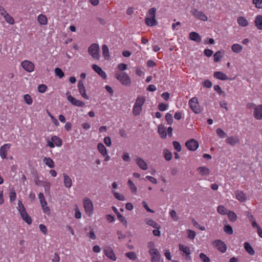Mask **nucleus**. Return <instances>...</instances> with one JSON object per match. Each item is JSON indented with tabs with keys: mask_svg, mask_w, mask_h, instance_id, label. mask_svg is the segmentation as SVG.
Instances as JSON below:
<instances>
[{
	"mask_svg": "<svg viewBox=\"0 0 262 262\" xmlns=\"http://www.w3.org/2000/svg\"><path fill=\"white\" fill-rule=\"evenodd\" d=\"M156 11L157 9L154 7L148 10L145 18V23L147 26L152 27L157 25L158 22L156 19Z\"/></svg>",
	"mask_w": 262,
	"mask_h": 262,
	"instance_id": "obj_1",
	"label": "nucleus"
},
{
	"mask_svg": "<svg viewBox=\"0 0 262 262\" xmlns=\"http://www.w3.org/2000/svg\"><path fill=\"white\" fill-rule=\"evenodd\" d=\"M145 102L144 96H139L137 98L133 108V114L137 116L140 114L142 111V106Z\"/></svg>",
	"mask_w": 262,
	"mask_h": 262,
	"instance_id": "obj_2",
	"label": "nucleus"
},
{
	"mask_svg": "<svg viewBox=\"0 0 262 262\" xmlns=\"http://www.w3.org/2000/svg\"><path fill=\"white\" fill-rule=\"evenodd\" d=\"M116 78L124 85L129 86L132 81L128 74L124 72H117L115 74Z\"/></svg>",
	"mask_w": 262,
	"mask_h": 262,
	"instance_id": "obj_3",
	"label": "nucleus"
},
{
	"mask_svg": "<svg viewBox=\"0 0 262 262\" xmlns=\"http://www.w3.org/2000/svg\"><path fill=\"white\" fill-rule=\"evenodd\" d=\"M17 208L19 212L20 216L23 221H24L28 225H30L32 223V219L27 213L26 208H25L22 202L20 200H19L18 202V206Z\"/></svg>",
	"mask_w": 262,
	"mask_h": 262,
	"instance_id": "obj_4",
	"label": "nucleus"
},
{
	"mask_svg": "<svg viewBox=\"0 0 262 262\" xmlns=\"http://www.w3.org/2000/svg\"><path fill=\"white\" fill-rule=\"evenodd\" d=\"M188 105L192 111L196 114L200 113L202 110L196 97H193L189 100Z\"/></svg>",
	"mask_w": 262,
	"mask_h": 262,
	"instance_id": "obj_5",
	"label": "nucleus"
},
{
	"mask_svg": "<svg viewBox=\"0 0 262 262\" xmlns=\"http://www.w3.org/2000/svg\"><path fill=\"white\" fill-rule=\"evenodd\" d=\"M83 207L85 213L89 216H91L94 212V206L92 201L89 198H84L83 199Z\"/></svg>",
	"mask_w": 262,
	"mask_h": 262,
	"instance_id": "obj_6",
	"label": "nucleus"
},
{
	"mask_svg": "<svg viewBox=\"0 0 262 262\" xmlns=\"http://www.w3.org/2000/svg\"><path fill=\"white\" fill-rule=\"evenodd\" d=\"M88 53L94 59L97 60L99 59L100 54L99 45L95 43L92 44L88 48Z\"/></svg>",
	"mask_w": 262,
	"mask_h": 262,
	"instance_id": "obj_7",
	"label": "nucleus"
},
{
	"mask_svg": "<svg viewBox=\"0 0 262 262\" xmlns=\"http://www.w3.org/2000/svg\"><path fill=\"white\" fill-rule=\"evenodd\" d=\"M192 15L196 19L206 21L208 20L207 16L205 13L201 10H199L196 8H193L190 11Z\"/></svg>",
	"mask_w": 262,
	"mask_h": 262,
	"instance_id": "obj_8",
	"label": "nucleus"
},
{
	"mask_svg": "<svg viewBox=\"0 0 262 262\" xmlns=\"http://www.w3.org/2000/svg\"><path fill=\"white\" fill-rule=\"evenodd\" d=\"M179 249L182 252V255L183 257H185L187 260H191V252L190 247L183 244H179Z\"/></svg>",
	"mask_w": 262,
	"mask_h": 262,
	"instance_id": "obj_9",
	"label": "nucleus"
},
{
	"mask_svg": "<svg viewBox=\"0 0 262 262\" xmlns=\"http://www.w3.org/2000/svg\"><path fill=\"white\" fill-rule=\"evenodd\" d=\"M66 96L67 97V100L73 105L78 106V107H82L84 105V103L80 100H77L76 98H74L71 96L69 92H67Z\"/></svg>",
	"mask_w": 262,
	"mask_h": 262,
	"instance_id": "obj_10",
	"label": "nucleus"
},
{
	"mask_svg": "<svg viewBox=\"0 0 262 262\" xmlns=\"http://www.w3.org/2000/svg\"><path fill=\"white\" fill-rule=\"evenodd\" d=\"M212 245L222 253H225L227 250L226 244L221 240L216 239L212 242Z\"/></svg>",
	"mask_w": 262,
	"mask_h": 262,
	"instance_id": "obj_11",
	"label": "nucleus"
},
{
	"mask_svg": "<svg viewBox=\"0 0 262 262\" xmlns=\"http://www.w3.org/2000/svg\"><path fill=\"white\" fill-rule=\"evenodd\" d=\"M103 253L105 255L112 260L116 261L117 257L112 248L110 246H106L103 249Z\"/></svg>",
	"mask_w": 262,
	"mask_h": 262,
	"instance_id": "obj_12",
	"label": "nucleus"
},
{
	"mask_svg": "<svg viewBox=\"0 0 262 262\" xmlns=\"http://www.w3.org/2000/svg\"><path fill=\"white\" fill-rule=\"evenodd\" d=\"M185 145L188 150L191 151H195L199 147V143L194 139H190L186 141L185 143Z\"/></svg>",
	"mask_w": 262,
	"mask_h": 262,
	"instance_id": "obj_13",
	"label": "nucleus"
},
{
	"mask_svg": "<svg viewBox=\"0 0 262 262\" xmlns=\"http://www.w3.org/2000/svg\"><path fill=\"white\" fill-rule=\"evenodd\" d=\"M23 68L28 72H32L34 70V64L31 61L27 60L23 61L21 63Z\"/></svg>",
	"mask_w": 262,
	"mask_h": 262,
	"instance_id": "obj_14",
	"label": "nucleus"
},
{
	"mask_svg": "<svg viewBox=\"0 0 262 262\" xmlns=\"http://www.w3.org/2000/svg\"><path fill=\"white\" fill-rule=\"evenodd\" d=\"M78 89L79 93L83 98L86 100L89 99V97L86 93V90L83 81L79 80L78 81Z\"/></svg>",
	"mask_w": 262,
	"mask_h": 262,
	"instance_id": "obj_15",
	"label": "nucleus"
},
{
	"mask_svg": "<svg viewBox=\"0 0 262 262\" xmlns=\"http://www.w3.org/2000/svg\"><path fill=\"white\" fill-rule=\"evenodd\" d=\"M11 145L9 143L4 144L0 148V156L2 159H5L7 158V154L10 148H11Z\"/></svg>",
	"mask_w": 262,
	"mask_h": 262,
	"instance_id": "obj_16",
	"label": "nucleus"
},
{
	"mask_svg": "<svg viewBox=\"0 0 262 262\" xmlns=\"http://www.w3.org/2000/svg\"><path fill=\"white\" fill-rule=\"evenodd\" d=\"M149 254L151 256V262H163L161 258V255L158 250L151 251Z\"/></svg>",
	"mask_w": 262,
	"mask_h": 262,
	"instance_id": "obj_17",
	"label": "nucleus"
},
{
	"mask_svg": "<svg viewBox=\"0 0 262 262\" xmlns=\"http://www.w3.org/2000/svg\"><path fill=\"white\" fill-rule=\"evenodd\" d=\"M253 116L257 120H262V105L259 104L254 107Z\"/></svg>",
	"mask_w": 262,
	"mask_h": 262,
	"instance_id": "obj_18",
	"label": "nucleus"
},
{
	"mask_svg": "<svg viewBox=\"0 0 262 262\" xmlns=\"http://www.w3.org/2000/svg\"><path fill=\"white\" fill-rule=\"evenodd\" d=\"M138 166L142 170H145L148 169V165L146 162L142 158L137 157L135 159Z\"/></svg>",
	"mask_w": 262,
	"mask_h": 262,
	"instance_id": "obj_19",
	"label": "nucleus"
},
{
	"mask_svg": "<svg viewBox=\"0 0 262 262\" xmlns=\"http://www.w3.org/2000/svg\"><path fill=\"white\" fill-rule=\"evenodd\" d=\"M92 69L103 79H105L106 78V74L105 72L103 71L100 67L96 64H93Z\"/></svg>",
	"mask_w": 262,
	"mask_h": 262,
	"instance_id": "obj_20",
	"label": "nucleus"
},
{
	"mask_svg": "<svg viewBox=\"0 0 262 262\" xmlns=\"http://www.w3.org/2000/svg\"><path fill=\"white\" fill-rule=\"evenodd\" d=\"M213 76L216 79L221 80H232V79L228 78L226 74L222 72H215L213 74Z\"/></svg>",
	"mask_w": 262,
	"mask_h": 262,
	"instance_id": "obj_21",
	"label": "nucleus"
},
{
	"mask_svg": "<svg viewBox=\"0 0 262 262\" xmlns=\"http://www.w3.org/2000/svg\"><path fill=\"white\" fill-rule=\"evenodd\" d=\"M235 194L236 199L241 202H244L247 200L246 194L242 191L237 190Z\"/></svg>",
	"mask_w": 262,
	"mask_h": 262,
	"instance_id": "obj_22",
	"label": "nucleus"
},
{
	"mask_svg": "<svg viewBox=\"0 0 262 262\" xmlns=\"http://www.w3.org/2000/svg\"><path fill=\"white\" fill-rule=\"evenodd\" d=\"M189 37L190 40L196 42H200L202 40L201 36L199 34V33L195 32H190Z\"/></svg>",
	"mask_w": 262,
	"mask_h": 262,
	"instance_id": "obj_23",
	"label": "nucleus"
},
{
	"mask_svg": "<svg viewBox=\"0 0 262 262\" xmlns=\"http://www.w3.org/2000/svg\"><path fill=\"white\" fill-rule=\"evenodd\" d=\"M237 23L239 26L246 27L249 25L248 20L244 16H239L237 18Z\"/></svg>",
	"mask_w": 262,
	"mask_h": 262,
	"instance_id": "obj_24",
	"label": "nucleus"
},
{
	"mask_svg": "<svg viewBox=\"0 0 262 262\" xmlns=\"http://www.w3.org/2000/svg\"><path fill=\"white\" fill-rule=\"evenodd\" d=\"M64 186L67 188H70L72 185V179L66 174H63Z\"/></svg>",
	"mask_w": 262,
	"mask_h": 262,
	"instance_id": "obj_25",
	"label": "nucleus"
},
{
	"mask_svg": "<svg viewBox=\"0 0 262 262\" xmlns=\"http://www.w3.org/2000/svg\"><path fill=\"white\" fill-rule=\"evenodd\" d=\"M197 171L202 176H207L210 173V170L209 168L205 166H201L197 168Z\"/></svg>",
	"mask_w": 262,
	"mask_h": 262,
	"instance_id": "obj_26",
	"label": "nucleus"
},
{
	"mask_svg": "<svg viewBox=\"0 0 262 262\" xmlns=\"http://www.w3.org/2000/svg\"><path fill=\"white\" fill-rule=\"evenodd\" d=\"M254 24L258 30H262V15H258L255 17Z\"/></svg>",
	"mask_w": 262,
	"mask_h": 262,
	"instance_id": "obj_27",
	"label": "nucleus"
},
{
	"mask_svg": "<svg viewBox=\"0 0 262 262\" xmlns=\"http://www.w3.org/2000/svg\"><path fill=\"white\" fill-rule=\"evenodd\" d=\"M37 19L38 23L41 26H45L48 24L47 17L44 14H40L38 15Z\"/></svg>",
	"mask_w": 262,
	"mask_h": 262,
	"instance_id": "obj_28",
	"label": "nucleus"
},
{
	"mask_svg": "<svg viewBox=\"0 0 262 262\" xmlns=\"http://www.w3.org/2000/svg\"><path fill=\"white\" fill-rule=\"evenodd\" d=\"M145 222L148 225L150 226L155 229H158L160 228V226L157 222L150 218L145 219Z\"/></svg>",
	"mask_w": 262,
	"mask_h": 262,
	"instance_id": "obj_29",
	"label": "nucleus"
},
{
	"mask_svg": "<svg viewBox=\"0 0 262 262\" xmlns=\"http://www.w3.org/2000/svg\"><path fill=\"white\" fill-rule=\"evenodd\" d=\"M226 141L228 144L234 146L239 142V139L237 137L230 136L226 139Z\"/></svg>",
	"mask_w": 262,
	"mask_h": 262,
	"instance_id": "obj_30",
	"label": "nucleus"
},
{
	"mask_svg": "<svg viewBox=\"0 0 262 262\" xmlns=\"http://www.w3.org/2000/svg\"><path fill=\"white\" fill-rule=\"evenodd\" d=\"M97 148L99 152L102 155V156H105L107 155L106 148L102 143H98L97 145Z\"/></svg>",
	"mask_w": 262,
	"mask_h": 262,
	"instance_id": "obj_31",
	"label": "nucleus"
},
{
	"mask_svg": "<svg viewBox=\"0 0 262 262\" xmlns=\"http://www.w3.org/2000/svg\"><path fill=\"white\" fill-rule=\"evenodd\" d=\"M43 162L51 168H53L55 166L54 161L49 157H45L43 159Z\"/></svg>",
	"mask_w": 262,
	"mask_h": 262,
	"instance_id": "obj_32",
	"label": "nucleus"
},
{
	"mask_svg": "<svg viewBox=\"0 0 262 262\" xmlns=\"http://www.w3.org/2000/svg\"><path fill=\"white\" fill-rule=\"evenodd\" d=\"M51 139L55 146L57 147H60L62 145V140L58 137L56 136H53L51 137Z\"/></svg>",
	"mask_w": 262,
	"mask_h": 262,
	"instance_id": "obj_33",
	"label": "nucleus"
},
{
	"mask_svg": "<svg viewBox=\"0 0 262 262\" xmlns=\"http://www.w3.org/2000/svg\"><path fill=\"white\" fill-rule=\"evenodd\" d=\"M102 54L105 59H108L110 58L109 50L106 45H104L102 47Z\"/></svg>",
	"mask_w": 262,
	"mask_h": 262,
	"instance_id": "obj_34",
	"label": "nucleus"
},
{
	"mask_svg": "<svg viewBox=\"0 0 262 262\" xmlns=\"http://www.w3.org/2000/svg\"><path fill=\"white\" fill-rule=\"evenodd\" d=\"M244 248L246 251L251 255H253L255 254V252L250 244L248 242H246L244 244Z\"/></svg>",
	"mask_w": 262,
	"mask_h": 262,
	"instance_id": "obj_35",
	"label": "nucleus"
},
{
	"mask_svg": "<svg viewBox=\"0 0 262 262\" xmlns=\"http://www.w3.org/2000/svg\"><path fill=\"white\" fill-rule=\"evenodd\" d=\"M232 51L236 53L241 52L243 50L242 46L238 43H234L231 46Z\"/></svg>",
	"mask_w": 262,
	"mask_h": 262,
	"instance_id": "obj_36",
	"label": "nucleus"
},
{
	"mask_svg": "<svg viewBox=\"0 0 262 262\" xmlns=\"http://www.w3.org/2000/svg\"><path fill=\"white\" fill-rule=\"evenodd\" d=\"M128 186L131 191V192L134 194H136L137 189L136 186L135 185L133 181L130 180H129L127 182Z\"/></svg>",
	"mask_w": 262,
	"mask_h": 262,
	"instance_id": "obj_37",
	"label": "nucleus"
},
{
	"mask_svg": "<svg viewBox=\"0 0 262 262\" xmlns=\"http://www.w3.org/2000/svg\"><path fill=\"white\" fill-rule=\"evenodd\" d=\"M125 256L132 260H135L138 258L137 254L134 252H127L125 254Z\"/></svg>",
	"mask_w": 262,
	"mask_h": 262,
	"instance_id": "obj_38",
	"label": "nucleus"
},
{
	"mask_svg": "<svg viewBox=\"0 0 262 262\" xmlns=\"http://www.w3.org/2000/svg\"><path fill=\"white\" fill-rule=\"evenodd\" d=\"M224 52L221 51H217L214 55V61L215 62H217L220 60V59L223 56V53Z\"/></svg>",
	"mask_w": 262,
	"mask_h": 262,
	"instance_id": "obj_39",
	"label": "nucleus"
},
{
	"mask_svg": "<svg viewBox=\"0 0 262 262\" xmlns=\"http://www.w3.org/2000/svg\"><path fill=\"white\" fill-rule=\"evenodd\" d=\"M217 211L222 215L227 214L228 212L227 209L222 205H220L217 207Z\"/></svg>",
	"mask_w": 262,
	"mask_h": 262,
	"instance_id": "obj_40",
	"label": "nucleus"
},
{
	"mask_svg": "<svg viewBox=\"0 0 262 262\" xmlns=\"http://www.w3.org/2000/svg\"><path fill=\"white\" fill-rule=\"evenodd\" d=\"M41 206V208L42 209L43 212L47 214H49L50 213V209L49 207L47 206V203L43 202L42 203L40 204Z\"/></svg>",
	"mask_w": 262,
	"mask_h": 262,
	"instance_id": "obj_41",
	"label": "nucleus"
},
{
	"mask_svg": "<svg viewBox=\"0 0 262 262\" xmlns=\"http://www.w3.org/2000/svg\"><path fill=\"white\" fill-rule=\"evenodd\" d=\"M4 18L6 21L10 25H13L15 23L14 18L8 13H7L6 16H4Z\"/></svg>",
	"mask_w": 262,
	"mask_h": 262,
	"instance_id": "obj_42",
	"label": "nucleus"
},
{
	"mask_svg": "<svg viewBox=\"0 0 262 262\" xmlns=\"http://www.w3.org/2000/svg\"><path fill=\"white\" fill-rule=\"evenodd\" d=\"M112 193L116 199L122 201H125V199L122 194L118 192H117L115 190H112Z\"/></svg>",
	"mask_w": 262,
	"mask_h": 262,
	"instance_id": "obj_43",
	"label": "nucleus"
},
{
	"mask_svg": "<svg viewBox=\"0 0 262 262\" xmlns=\"http://www.w3.org/2000/svg\"><path fill=\"white\" fill-rule=\"evenodd\" d=\"M158 133L162 138H165L166 137L167 133L164 127L159 126L158 127Z\"/></svg>",
	"mask_w": 262,
	"mask_h": 262,
	"instance_id": "obj_44",
	"label": "nucleus"
},
{
	"mask_svg": "<svg viewBox=\"0 0 262 262\" xmlns=\"http://www.w3.org/2000/svg\"><path fill=\"white\" fill-rule=\"evenodd\" d=\"M24 100L28 105H31L33 103L32 98L29 94H26L24 96Z\"/></svg>",
	"mask_w": 262,
	"mask_h": 262,
	"instance_id": "obj_45",
	"label": "nucleus"
},
{
	"mask_svg": "<svg viewBox=\"0 0 262 262\" xmlns=\"http://www.w3.org/2000/svg\"><path fill=\"white\" fill-rule=\"evenodd\" d=\"M227 214L229 219L232 222H234L237 219L236 214L233 211H228Z\"/></svg>",
	"mask_w": 262,
	"mask_h": 262,
	"instance_id": "obj_46",
	"label": "nucleus"
},
{
	"mask_svg": "<svg viewBox=\"0 0 262 262\" xmlns=\"http://www.w3.org/2000/svg\"><path fill=\"white\" fill-rule=\"evenodd\" d=\"M55 73L56 76L59 77V78H62L64 75L62 70L59 68L55 69Z\"/></svg>",
	"mask_w": 262,
	"mask_h": 262,
	"instance_id": "obj_47",
	"label": "nucleus"
},
{
	"mask_svg": "<svg viewBox=\"0 0 262 262\" xmlns=\"http://www.w3.org/2000/svg\"><path fill=\"white\" fill-rule=\"evenodd\" d=\"M10 201L11 202H14L16 198V193L13 188L11 189V192L9 193Z\"/></svg>",
	"mask_w": 262,
	"mask_h": 262,
	"instance_id": "obj_48",
	"label": "nucleus"
},
{
	"mask_svg": "<svg viewBox=\"0 0 262 262\" xmlns=\"http://www.w3.org/2000/svg\"><path fill=\"white\" fill-rule=\"evenodd\" d=\"M252 3L257 9H262V0H252Z\"/></svg>",
	"mask_w": 262,
	"mask_h": 262,
	"instance_id": "obj_49",
	"label": "nucleus"
},
{
	"mask_svg": "<svg viewBox=\"0 0 262 262\" xmlns=\"http://www.w3.org/2000/svg\"><path fill=\"white\" fill-rule=\"evenodd\" d=\"M148 248L149 249V253H150L151 251H154L155 250H158L157 249L155 248V244L154 242H149L147 244Z\"/></svg>",
	"mask_w": 262,
	"mask_h": 262,
	"instance_id": "obj_50",
	"label": "nucleus"
},
{
	"mask_svg": "<svg viewBox=\"0 0 262 262\" xmlns=\"http://www.w3.org/2000/svg\"><path fill=\"white\" fill-rule=\"evenodd\" d=\"M169 215L172 219L173 221H178L179 219V216L177 215L176 212L174 210H172L169 212Z\"/></svg>",
	"mask_w": 262,
	"mask_h": 262,
	"instance_id": "obj_51",
	"label": "nucleus"
},
{
	"mask_svg": "<svg viewBox=\"0 0 262 262\" xmlns=\"http://www.w3.org/2000/svg\"><path fill=\"white\" fill-rule=\"evenodd\" d=\"M165 119L167 123L169 125H171L173 123V118L171 114L170 113H167L165 115Z\"/></svg>",
	"mask_w": 262,
	"mask_h": 262,
	"instance_id": "obj_52",
	"label": "nucleus"
},
{
	"mask_svg": "<svg viewBox=\"0 0 262 262\" xmlns=\"http://www.w3.org/2000/svg\"><path fill=\"white\" fill-rule=\"evenodd\" d=\"M216 134L217 136L221 138H224L226 136V134L222 129L220 128H219L216 129Z\"/></svg>",
	"mask_w": 262,
	"mask_h": 262,
	"instance_id": "obj_53",
	"label": "nucleus"
},
{
	"mask_svg": "<svg viewBox=\"0 0 262 262\" xmlns=\"http://www.w3.org/2000/svg\"><path fill=\"white\" fill-rule=\"evenodd\" d=\"M188 237L191 239H193L196 235L195 232L191 230L188 229L187 230Z\"/></svg>",
	"mask_w": 262,
	"mask_h": 262,
	"instance_id": "obj_54",
	"label": "nucleus"
},
{
	"mask_svg": "<svg viewBox=\"0 0 262 262\" xmlns=\"http://www.w3.org/2000/svg\"><path fill=\"white\" fill-rule=\"evenodd\" d=\"M117 217L120 222L122 223L125 226H127V222L125 218L123 215H122L120 213V214H118Z\"/></svg>",
	"mask_w": 262,
	"mask_h": 262,
	"instance_id": "obj_55",
	"label": "nucleus"
},
{
	"mask_svg": "<svg viewBox=\"0 0 262 262\" xmlns=\"http://www.w3.org/2000/svg\"><path fill=\"white\" fill-rule=\"evenodd\" d=\"M200 258L203 262H210V258L204 253H201L200 254Z\"/></svg>",
	"mask_w": 262,
	"mask_h": 262,
	"instance_id": "obj_56",
	"label": "nucleus"
},
{
	"mask_svg": "<svg viewBox=\"0 0 262 262\" xmlns=\"http://www.w3.org/2000/svg\"><path fill=\"white\" fill-rule=\"evenodd\" d=\"M164 158L167 161H170L172 158L171 153L167 150H164Z\"/></svg>",
	"mask_w": 262,
	"mask_h": 262,
	"instance_id": "obj_57",
	"label": "nucleus"
},
{
	"mask_svg": "<svg viewBox=\"0 0 262 262\" xmlns=\"http://www.w3.org/2000/svg\"><path fill=\"white\" fill-rule=\"evenodd\" d=\"M224 231L228 234H232L233 233L232 228L230 225H226L225 226Z\"/></svg>",
	"mask_w": 262,
	"mask_h": 262,
	"instance_id": "obj_58",
	"label": "nucleus"
},
{
	"mask_svg": "<svg viewBox=\"0 0 262 262\" xmlns=\"http://www.w3.org/2000/svg\"><path fill=\"white\" fill-rule=\"evenodd\" d=\"M172 143H173V145L174 149L178 152H180L181 150V145L180 144V143L178 142V141H174Z\"/></svg>",
	"mask_w": 262,
	"mask_h": 262,
	"instance_id": "obj_59",
	"label": "nucleus"
},
{
	"mask_svg": "<svg viewBox=\"0 0 262 262\" xmlns=\"http://www.w3.org/2000/svg\"><path fill=\"white\" fill-rule=\"evenodd\" d=\"M48 115L51 118L52 122L55 126H58L59 125V123L58 120L51 113H48Z\"/></svg>",
	"mask_w": 262,
	"mask_h": 262,
	"instance_id": "obj_60",
	"label": "nucleus"
},
{
	"mask_svg": "<svg viewBox=\"0 0 262 262\" xmlns=\"http://www.w3.org/2000/svg\"><path fill=\"white\" fill-rule=\"evenodd\" d=\"M47 87L45 84H40L38 86V91L39 93H45L47 90Z\"/></svg>",
	"mask_w": 262,
	"mask_h": 262,
	"instance_id": "obj_61",
	"label": "nucleus"
},
{
	"mask_svg": "<svg viewBox=\"0 0 262 262\" xmlns=\"http://www.w3.org/2000/svg\"><path fill=\"white\" fill-rule=\"evenodd\" d=\"M117 68L118 70L123 72L127 69V66L126 64L121 63L118 64Z\"/></svg>",
	"mask_w": 262,
	"mask_h": 262,
	"instance_id": "obj_62",
	"label": "nucleus"
},
{
	"mask_svg": "<svg viewBox=\"0 0 262 262\" xmlns=\"http://www.w3.org/2000/svg\"><path fill=\"white\" fill-rule=\"evenodd\" d=\"M158 107L160 111H165L167 109L168 105L163 103H161L159 104Z\"/></svg>",
	"mask_w": 262,
	"mask_h": 262,
	"instance_id": "obj_63",
	"label": "nucleus"
},
{
	"mask_svg": "<svg viewBox=\"0 0 262 262\" xmlns=\"http://www.w3.org/2000/svg\"><path fill=\"white\" fill-rule=\"evenodd\" d=\"M122 159L125 162H130V158L128 152H124L123 155L122 156Z\"/></svg>",
	"mask_w": 262,
	"mask_h": 262,
	"instance_id": "obj_64",
	"label": "nucleus"
}]
</instances>
